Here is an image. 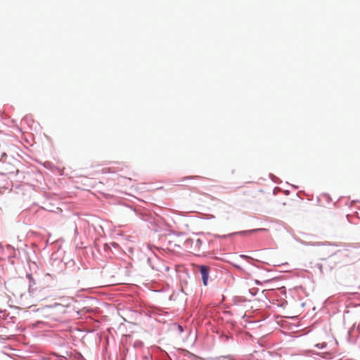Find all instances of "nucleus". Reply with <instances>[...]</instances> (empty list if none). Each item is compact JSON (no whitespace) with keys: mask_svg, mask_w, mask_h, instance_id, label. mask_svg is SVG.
Listing matches in <instances>:
<instances>
[{"mask_svg":"<svg viewBox=\"0 0 360 360\" xmlns=\"http://www.w3.org/2000/svg\"><path fill=\"white\" fill-rule=\"evenodd\" d=\"M199 269L202 276L203 283L205 285H207L208 281L210 268L207 266L201 265L199 266Z\"/></svg>","mask_w":360,"mask_h":360,"instance_id":"f257e3e1","label":"nucleus"},{"mask_svg":"<svg viewBox=\"0 0 360 360\" xmlns=\"http://www.w3.org/2000/svg\"><path fill=\"white\" fill-rule=\"evenodd\" d=\"M199 178L198 176H184L183 178H181L180 179V181H184L185 180H187V179H198Z\"/></svg>","mask_w":360,"mask_h":360,"instance_id":"f03ea898","label":"nucleus"},{"mask_svg":"<svg viewBox=\"0 0 360 360\" xmlns=\"http://www.w3.org/2000/svg\"><path fill=\"white\" fill-rule=\"evenodd\" d=\"M262 230H264V229H255V230L250 231V232H255V231H262Z\"/></svg>","mask_w":360,"mask_h":360,"instance_id":"7ed1b4c3","label":"nucleus"}]
</instances>
